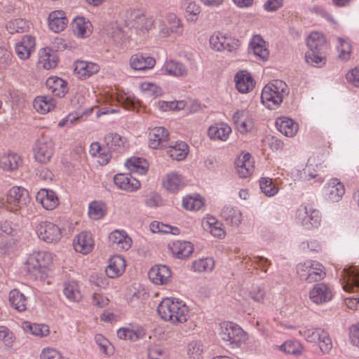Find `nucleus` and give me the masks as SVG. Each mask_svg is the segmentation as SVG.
<instances>
[{
    "mask_svg": "<svg viewBox=\"0 0 359 359\" xmlns=\"http://www.w3.org/2000/svg\"><path fill=\"white\" fill-rule=\"evenodd\" d=\"M56 105V101L49 96H38L33 102L36 111L41 114H47L53 110Z\"/></svg>",
    "mask_w": 359,
    "mask_h": 359,
    "instance_id": "obj_42",
    "label": "nucleus"
},
{
    "mask_svg": "<svg viewBox=\"0 0 359 359\" xmlns=\"http://www.w3.org/2000/svg\"><path fill=\"white\" fill-rule=\"evenodd\" d=\"M106 144L114 149L125 147L126 139L116 133H109L104 137Z\"/></svg>",
    "mask_w": 359,
    "mask_h": 359,
    "instance_id": "obj_55",
    "label": "nucleus"
},
{
    "mask_svg": "<svg viewBox=\"0 0 359 359\" xmlns=\"http://www.w3.org/2000/svg\"><path fill=\"white\" fill-rule=\"evenodd\" d=\"M95 341L97 346L100 347V350L104 355H109L114 353V347L110 341L106 339L102 334H96L95 336Z\"/></svg>",
    "mask_w": 359,
    "mask_h": 359,
    "instance_id": "obj_59",
    "label": "nucleus"
},
{
    "mask_svg": "<svg viewBox=\"0 0 359 359\" xmlns=\"http://www.w3.org/2000/svg\"><path fill=\"white\" fill-rule=\"evenodd\" d=\"M68 23L65 13L61 10L52 11L48 16V26L50 29L58 33L65 29Z\"/></svg>",
    "mask_w": 359,
    "mask_h": 359,
    "instance_id": "obj_31",
    "label": "nucleus"
},
{
    "mask_svg": "<svg viewBox=\"0 0 359 359\" xmlns=\"http://www.w3.org/2000/svg\"><path fill=\"white\" fill-rule=\"evenodd\" d=\"M231 133V128L225 123H219L209 127L208 137L213 140L226 141Z\"/></svg>",
    "mask_w": 359,
    "mask_h": 359,
    "instance_id": "obj_34",
    "label": "nucleus"
},
{
    "mask_svg": "<svg viewBox=\"0 0 359 359\" xmlns=\"http://www.w3.org/2000/svg\"><path fill=\"white\" fill-rule=\"evenodd\" d=\"M327 43L325 36L323 33L312 32L306 39V44L311 51H323Z\"/></svg>",
    "mask_w": 359,
    "mask_h": 359,
    "instance_id": "obj_41",
    "label": "nucleus"
},
{
    "mask_svg": "<svg viewBox=\"0 0 359 359\" xmlns=\"http://www.w3.org/2000/svg\"><path fill=\"white\" fill-rule=\"evenodd\" d=\"M39 64L46 69H50L57 66V57L50 48L46 47L40 50Z\"/></svg>",
    "mask_w": 359,
    "mask_h": 359,
    "instance_id": "obj_38",
    "label": "nucleus"
},
{
    "mask_svg": "<svg viewBox=\"0 0 359 359\" xmlns=\"http://www.w3.org/2000/svg\"><path fill=\"white\" fill-rule=\"evenodd\" d=\"M215 266V261L210 257H205L195 260L192 264L193 270L196 272H210Z\"/></svg>",
    "mask_w": 359,
    "mask_h": 359,
    "instance_id": "obj_52",
    "label": "nucleus"
},
{
    "mask_svg": "<svg viewBox=\"0 0 359 359\" xmlns=\"http://www.w3.org/2000/svg\"><path fill=\"white\" fill-rule=\"evenodd\" d=\"M22 163L19 154L15 152H8L0 156V168L4 171L16 170Z\"/></svg>",
    "mask_w": 359,
    "mask_h": 359,
    "instance_id": "obj_26",
    "label": "nucleus"
},
{
    "mask_svg": "<svg viewBox=\"0 0 359 359\" xmlns=\"http://www.w3.org/2000/svg\"><path fill=\"white\" fill-rule=\"evenodd\" d=\"M202 226L205 231H209L215 237L222 238L225 236L226 233L222 223L213 216L207 215L204 217L202 221Z\"/></svg>",
    "mask_w": 359,
    "mask_h": 359,
    "instance_id": "obj_32",
    "label": "nucleus"
},
{
    "mask_svg": "<svg viewBox=\"0 0 359 359\" xmlns=\"http://www.w3.org/2000/svg\"><path fill=\"white\" fill-rule=\"evenodd\" d=\"M297 271L301 280L313 283L323 280L325 276L323 266L316 261L309 260L300 263Z\"/></svg>",
    "mask_w": 359,
    "mask_h": 359,
    "instance_id": "obj_7",
    "label": "nucleus"
},
{
    "mask_svg": "<svg viewBox=\"0 0 359 359\" xmlns=\"http://www.w3.org/2000/svg\"><path fill=\"white\" fill-rule=\"evenodd\" d=\"M203 352V344L201 341H191L187 346V354L191 359H200Z\"/></svg>",
    "mask_w": 359,
    "mask_h": 359,
    "instance_id": "obj_61",
    "label": "nucleus"
},
{
    "mask_svg": "<svg viewBox=\"0 0 359 359\" xmlns=\"http://www.w3.org/2000/svg\"><path fill=\"white\" fill-rule=\"evenodd\" d=\"M169 133L164 127H155L149 133V146L154 149L165 147L168 140Z\"/></svg>",
    "mask_w": 359,
    "mask_h": 359,
    "instance_id": "obj_19",
    "label": "nucleus"
},
{
    "mask_svg": "<svg viewBox=\"0 0 359 359\" xmlns=\"http://www.w3.org/2000/svg\"><path fill=\"white\" fill-rule=\"evenodd\" d=\"M262 191L267 196H273L278 193V188L273 183L270 178H262L259 182Z\"/></svg>",
    "mask_w": 359,
    "mask_h": 359,
    "instance_id": "obj_58",
    "label": "nucleus"
},
{
    "mask_svg": "<svg viewBox=\"0 0 359 359\" xmlns=\"http://www.w3.org/2000/svg\"><path fill=\"white\" fill-rule=\"evenodd\" d=\"M156 64V60L147 54L137 53L130 56L129 65L135 71L144 72L151 69Z\"/></svg>",
    "mask_w": 359,
    "mask_h": 359,
    "instance_id": "obj_13",
    "label": "nucleus"
},
{
    "mask_svg": "<svg viewBox=\"0 0 359 359\" xmlns=\"http://www.w3.org/2000/svg\"><path fill=\"white\" fill-rule=\"evenodd\" d=\"M220 215L226 223L231 226H238L241 223L242 213L236 208L226 205L222 209Z\"/></svg>",
    "mask_w": 359,
    "mask_h": 359,
    "instance_id": "obj_40",
    "label": "nucleus"
},
{
    "mask_svg": "<svg viewBox=\"0 0 359 359\" xmlns=\"http://www.w3.org/2000/svg\"><path fill=\"white\" fill-rule=\"evenodd\" d=\"M40 359H69L56 348L53 347L43 348L39 355Z\"/></svg>",
    "mask_w": 359,
    "mask_h": 359,
    "instance_id": "obj_63",
    "label": "nucleus"
},
{
    "mask_svg": "<svg viewBox=\"0 0 359 359\" xmlns=\"http://www.w3.org/2000/svg\"><path fill=\"white\" fill-rule=\"evenodd\" d=\"M35 39L30 35H25L22 40L15 46V52L19 59L26 60L29 58L31 53L34 51Z\"/></svg>",
    "mask_w": 359,
    "mask_h": 359,
    "instance_id": "obj_18",
    "label": "nucleus"
},
{
    "mask_svg": "<svg viewBox=\"0 0 359 359\" xmlns=\"http://www.w3.org/2000/svg\"><path fill=\"white\" fill-rule=\"evenodd\" d=\"M30 23L22 18H15L8 22L6 29L11 34L22 33L27 32L29 29Z\"/></svg>",
    "mask_w": 359,
    "mask_h": 359,
    "instance_id": "obj_50",
    "label": "nucleus"
},
{
    "mask_svg": "<svg viewBox=\"0 0 359 359\" xmlns=\"http://www.w3.org/2000/svg\"><path fill=\"white\" fill-rule=\"evenodd\" d=\"M226 34L219 32L212 34L209 39L211 48L217 51L224 50V40Z\"/></svg>",
    "mask_w": 359,
    "mask_h": 359,
    "instance_id": "obj_60",
    "label": "nucleus"
},
{
    "mask_svg": "<svg viewBox=\"0 0 359 359\" xmlns=\"http://www.w3.org/2000/svg\"><path fill=\"white\" fill-rule=\"evenodd\" d=\"M236 172L241 178H247L254 170L251 155L246 153L241 155L235 161Z\"/></svg>",
    "mask_w": 359,
    "mask_h": 359,
    "instance_id": "obj_22",
    "label": "nucleus"
},
{
    "mask_svg": "<svg viewBox=\"0 0 359 359\" xmlns=\"http://www.w3.org/2000/svg\"><path fill=\"white\" fill-rule=\"evenodd\" d=\"M73 245L76 252L83 255L88 254L94 247V241L91 233L86 231L80 233L74 238Z\"/></svg>",
    "mask_w": 359,
    "mask_h": 359,
    "instance_id": "obj_20",
    "label": "nucleus"
},
{
    "mask_svg": "<svg viewBox=\"0 0 359 359\" xmlns=\"http://www.w3.org/2000/svg\"><path fill=\"white\" fill-rule=\"evenodd\" d=\"M104 204L100 201H93L89 204L88 215L95 220L100 219L105 215Z\"/></svg>",
    "mask_w": 359,
    "mask_h": 359,
    "instance_id": "obj_53",
    "label": "nucleus"
},
{
    "mask_svg": "<svg viewBox=\"0 0 359 359\" xmlns=\"http://www.w3.org/2000/svg\"><path fill=\"white\" fill-rule=\"evenodd\" d=\"M289 93L287 85L282 80H273L262 89L261 100L262 104L269 109L278 108L283 97Z\"/></svg>",
    "mask_w": 359,
    "mask_h": 359,
    "instance_id": "obj_3",
    "label": "nucleus"
},
{
    "mask_svg": "<svg viewBox=\"0 0 359 359\" xmlns=\"http://www.w3.org/2000/svg\"><path fill=\"white\" fill-rule=\"evenodd\" d=\"M305 57L308 64L316 67H323L326 62V58L322 55V51L318 53L317 51L310 50V52L306 53Z\"/></svg>",
    "mask_w": 359,
    "mask_h": 359,
    "instance_id": "obj_57",
    "label": "nucleus"
},
{
    "mask_svg": "<svg viewBox=\"0 0 359 359\" xmlns=\"http://www.w3.org/2000/svg\"><path fill=\"white\" fill-rule=\"evenodd\" d=\"M203 205L201 198L187 196L183 198L182 206L187 210H198Z\"/></svg>",
    "mask_w": 359,
    "mask_h": 359,
    "instance_id": "obj_62",
    "label": "nucleus"
},
{
    "mask_svg": "<svg viewBox=\"0 0 359 359\" xmlns=\"http://www.w3.org/2000/svg\"><path fill=\"white\" fill-rule=\"evenodd\" d=\"M9 302L12 306L19 312L27 309V298L18 289H13L9 292Z\"/></svg>",
    "mask_w": 359,
    "mask_h": 359,
    "instance_id": "obj_47",
    "label": "nucleus"
},
{
    "mask_svg": "<svg viewBox=\"0 0 359 359\" xmlns=\"http://www.w3.org/2000/svg\"><path fill=\"white\" fill-rule=\"evenodd\" d=\"M240 296L245 301L252 299L256 303H264L266 297V292L262 286L252 285L248 290H242L240 292Z\"/></svg>",
    "mask_w": 359,
    "mask_h": 359,
    "instance_id": "obj_35",
    "label": "nucleus"
},
{
    "mask_svg": "<svg viewBox=\"0 0 359 359\" xmlns=\"http://www.w3.org/2000/svg\"><path fill=\"white\" fill-rule=\"evenodd\" d=\"M326 199L332 203L339 201L345 193L344 184L337 179H332L324 188Z\"/></svg>",
    "mask_w": 359,
    "mask_h": 359,
    "instance_id": "obj_16",
    "label": "nucleus"
},
{
    "mask_svg": "<svg viewBox=\"0 0 359 359\" xmlns=\"http://www.w3.org/2000/svg\"><path fill=\"white\" fill-rule=\"evenodd\" d=\"M114 182L119 189L128 192L135 191L141 187L140 181L128 174H116L114 177Z\"/></svg>",
    "mask_w": 359,
    "mask_h": 359,
    "instance_id": "obj_17",
    "label": "nucleus"
},
{
    "mask_svg": "<svg viewBox=\"0 0 359 359\" xmlns=\"http://www.w3.org/2000/svg\"><path fill=\"white\" fill-rule=\"evenodd\" d=\"M236 89L241 93H248L253 90L255 82L251 74L245 71L241 70L234 76Z\"/></svg>",
    "mask_w": 359,
    "mask_h": 359,
    "instance_id": "obj_21",
    "label": "nucleus"
},
{
    "mask_svg": "<svg viewBox=\"0 0 359 359\" xmlns=\"http://www.w3.org/2000/svg\"><path fill=\"white\" fill-rule=\"evenodd\" d=\"M250 48L253 54L263 60H267L269 51L266 46V42L260 35H255L250 43Z\"/></svg>",
    "mask_w": 359,
    "mask_h": 359,
    "instance_id": "obj_39",
    "label": "nucleus"
},
{
    "mask_svg": "<svg viewBox=\"0 0 359 359\" xmlns=\"http://www.w3.org/2000/svg\"><path fill=\"white\" fill-rule=\"evenodd\" d=\"M184 184L182 175L175 171L167 173L162 180L163 187L172 193L177 192Z\"/></svg>",
    "mask_w": 359,
    "mask_h": 359,
    "instance_id": "obj_27",
    "label": "nucleus"
},
{
    "mask_svg": "<svg viewBox=\"0 0 359 359\" xmlns=\"http://www.w3.org/2000/svg\"><path fill=\"white\" fill-rule=\"evenodd\" d=\"M157 313L163 320L173 325L184 323L189 318V309L186 304L171 297L163 299L157 307Z\"/></svg>",
    "mask_w": 359,
    "mask_h": 359,
    "instance_id": "obj_1",
    "label": "nucleus"
},
{
    "mask_svg": "<svg viewBox=\"0 0 359 359\" xmlns=\"http://www.w3.org/2000/svg\"><path fill=\"white\" fill-rule=\"evenodd\" d=\"M38 237L47 243H57L62 238L61 229L53 222L41 221L36 226Z\"/></svg>",
    "mask_w": 359,
    "mask_h": 359,
    "instance_id": "obj_9",
    "label": "nucleus"
},
{
    "mask_svg": "<svg viewBox=\"0 0 359 359\" xmlns=\"http://www.w3.org/2000/svg\"><path fill=\"white\" fill-rule=\"evenodd\" d=\"M278 130L286 137L294 136L299 129L298 124L288 117H280L276 121Z\"/></svg>",
    "mask_w": 359,
    "mask_h": 359,
    "instance_id": "obj_37",
    "label": "nucleus"
},
{
    "mask_svg": "<svg viewBox=\"0 0 359 359\" xmlns=\"http://www.w3.org/2000/svg\"><path fill=\"white\" fill-rule=\"evenodd\" d=\"M63 293L65 296L72 302H79L82 299V294L77 282L67 280L64 283Z\"/></svg>",
    "mask_w": 359,
    "mask_h": 359,
    "instance_id": "obj_45",
    "label": "nucleus"
},
{
    "mask_svg": "<svg viewBox=\"0 0 359 359\" xmlns=\"http://www.w3.org/2000/svg\"><path fill=\"white\" fill-rule=\"evenodd\" d=\"M162 71L164 74L175 77H183L188 74L185 65L175 60H166L162 67Z\"/></svg>",
    "mask_w": 359,
    "mask_h": 359,
    "instance_id": "obj_36",
    "label": "nucleus"
},
{
    "mask_svg": "<svg viewBox=\"0 0 359 359\" xmlns=\"http://www.w3.org/2000/svg\"><path fill=\"white\" fill-rule=\"evenodd\" d=\"M100 67L97 63L85 60L74 62V72L80 79H87L98 72Z\"/></svg>",
    "mask_w": 359,
    "mask_h": 359,
    "instance_id": "obj_29",
    "label": "nucleus"
},
{
    "mask_svg": "<svg viewBox=\"0 0 359 359\" xmlns=\"http://www.w3.org/2000/svg\"><path fill=\"white\" fill-rule=\"evenodd\" d=\"M168 155L173 160H184L189 153V146L184 142H176L172 146L168 147Z\"/></svg>",
    "mask_w": 359,
    "mask_h": 359,
    "instance_id": "obj_43",
    "label": "nucleus"
},
{
    "mask_svg": "<svg viewBox=\"0 0 359 359\" xmlns=\"http://www.w3.org/2000/svg\"><path fill=\"white\" fill-rule=\"evenodd\" d=\"M131 22V27L142 31H149L154 27V20L151 17L140 13H135Z\"/></svg>",
    "mask_w": 359,
    "mask_h": 359,
    "instance_id": "obj_44",
    "label": "nucleus"
},
{
    "mask_svg": "<svg viewBox=\"0 0 359 359\" xmlns=\"http://www.w3.org/2000/svg\"><path fill=\"white\" fill-rule=\"evenodd\" d=\"M46 87L53 95L63 97L68 92L67 83L57 76H50L46 81Z\"/></svg>",
    "mask_w": 359,
    "mask_h": 359,
    "instance_id": "obj_33",
    "label": "nucleus"
},
{
    "mask_svg": "<svg viewBox=\"0 0 359 359\" xmlns=\"http://www.w3.org/2000/svg\"><path fill=\"white\" fill-rule=\"evenodd\" d=\"M36 201L47 210H53L59 205L57 194L49 189H41L36 195Z\"/></svg>",
    "mask_w": 359,
    "mask_h": 359,
    "instance_id": "obj_15",
    "label": "nucleus"
},
{
    "mask_svg": "<svg viewBox=\"0 0 359 359\" xmlns=\"http://www.w3.org/2000/svg\"><path fill=\"white\" fill-rule=\"evenodd\" d=\"M126 261L120 255L112 256L109 259V264L105 269L106 275L110 278L121 276L126 270Z\"/></svg>",
    "mask_w": 359,
    "mask_h": 359,
    "instance_id": "obj_23",
    "label": "nucleus"
},
{
    "mask_svg": "<svg viewBox=\"0 0 359 359\" xmlns=\"http://www.w3.org/2000/svg\"><path fill=\"white\" fill-rule=\"evenodd\" d=\"M219 334L231 348L241 347L248 339V334L239 325L231 322L221 323Z\"/></svg>",
    "mask_w": 359,
    "mask_h": 359,
    "instance_id": "obj_4",
    "label": "nucleus"
},
{
    "mask_svg": "<svg viewBox=\"0 0 359 359\" xmlns=\"http://www.w3.org/2000/svg\"><path fill=\"white\" fill-rule=\"evenodd\" d=\"M310 300L316 305H322L330 302L333 298L331 287L325 283L315 284L309 292Z\"/></svg>",
    "mask_w": 359,
    "mask_h": 359,
    "instance_id": "obj_11",
    "label": "nucleus"
},
{
    "mask_svg": "<svg viewBox=\"0 0 359 359\" xmlns=\"http://www.w3.org/2000/svg\"><path fill=\"white\" fill-rule=\"evenodd\" d=\"M298 222L306 229L318 228L321 223V214L318 210L306 206L299 208L296 215Z\"/></svg>",
    "mask_w": 359,
    "mask_h": 359,
    "instance_id": "obj_10",
    "label": "nucleus"
},
{
    "mask_svg": "<svg viewBox=\"0 0 359 359\" xmlns=\"http://www.w3.org/2000/svg\"><path fill=\"white\" fill-rule=\"evenodd\" d=\"M278 348L285 354L294 356L300 355L304 350L302 345L299 341L293 340H287Z\"/></svg>",
    "mask_w": 359,
    "mask_h": 359,
    "instance_id": "obj_51",
    "label": "nucleus"
},
{
    "mask_svg": "<svg viewBox=\"0 0 359 359\" xmlns=\"http://www.w3.org/2000/svg\"><path fill=\"white\" fill-rule=\"evenodd\" d=\"M22 327L25 332H29L39 337H46L50 333L49 327L45 324H36L25 322L23 323Z\"/></svg>",
    "mask_w": 359,
    "mask_h": 359,
    "instance_id": "obj_48",
    "label": "nucleus"
},
{
    "mask_svg": "<svg viewBox=\"0 0 359 359\" xmlns=\"http://www.w3.org/2000/svg\"><path fill=\"white\" fill-rule=\"evenodd\" d=\"M158 35L168 38L172 35L180 36L184 32V25L181 19L174 13H166L163 18L158 20Z\"/></svg>",
    "mask_w": 359,
    "mask_h": 359,
    "instance_id": "obj_5",
    "label": "nucleus"
},
{
    "mask_svg": "<svg viewBox=\"0 0 359 359\" xmlns=\"http://www.w3.org/2000/svg\"><path fill=\"white\" fill-rule=\"evenodd\" d=\"M55 152V144L48 137H41L35 142L33 148L34 158L40 164H47Z\"/></svg>",
    "mask_w": 359,
    "mask_h": 359,
    "instance_id": "obj_8",
    "label": "nucleus"
},
{
    "mask_svg": "<svg viewBox=\"0 0 359 359\" xmlns=\"http://www.w3.org/2000/svg\"><path fill=\"white\" fill-rule=\"evenodd\" d=\"M116 99L124 108L135 109L139 107V100L134 96L133 94L130 93H119L116 94Z\"/></svg>",
    "mask_w": 359,
    "mask_h": 359,
    "instance_id": "obj_49",
    "label": "nucleus"
},
{
    "mask_svg": "<svg viewBox=\"0 0 359 359\" xmlns=\"http://www.w3.org/2000/svg\"><path fill=\"white\" fill-rule=\"evenodd\" d=\"M172 255L177 259L189 257L194 252V245L188 241H176L168 245Z\"/></svg>",
    "mask_w": 359,
    "mask_h": 359,
    "instance_id": "obj_24",
    "label": "nucleus"
},
{
    "mask_svg": "<svg viewBox=\"0 0 359 359\" xmlns=\"http://www.w3.org/2000/svg\"><path fill=\"white\" fill-rule=\"evenodd\" d=\"M111 245L117 250H128L132 245V239L123 230H115L109 236Z\"/></svg>",
    "mask_w": 359,
    "mask_h": 359,
    "instance_id": "obj_25",
    "label": "nucleus"
},
{
    "mask_svg": "<svg viewBox=\"0 0 359 359\" xmlns=\"http://www.w3.org/2000/svg\"><path fill=\"white\" fill-rule=\"evenodd\" d=\"M141 91L147 97L156 98L162 95V89L156 84L144 81L140 84Z\"/></svg>",
    "mask_w": 359,
    "mask_h": 359,
    "instance_id": "obj_54",
    "label": "nucleus"
},
{
    "mask_svg": "<svg viewBox=\"0 0 359 359\" xmlns=\"http://www.w3.org/2000/svg\"><path fill=\"white\" fill-rule=\"evenodd\" d=\"M343 288L347 292H357L359 289V268L357 266L344 269L341 271Z\"/></svg>",
    "mask_w": 359,
    "mask_h": 359,
    "instance_id": "obj_14",
    "label": "nucleus"
},
{
    "mask_svg": "<svg viewBox=\"0 0 359 359\" xmlns=\"http://www.w3.org/2000/svg\"><path fill=\"white\" fill-rule=\"evenodd\" d=\"M147 354L149 359H167L164 348L159 345L150 346Z\"/></svg>",
    "mask_w": 359,
    "mask_h": 359,
    "instance_id": "obj_64",
    "label": "nucleus"
},
{
    "mask_svg": "<svg viewBox=\"0 0 359 359\" xmlns=\"http://www.w3.org/2000/svg\"><path fill=\"white\" fill-rule=\"evenodd\" d=\"M74 34L78 38L88 37L92 33V25L89 20L84 17H76L72 23Z\"/></svg>",
    "mask_w": 359,
    "mask_h": 359,
    "instance_id": "obj_28",
    "label": "nucleus"
},
{
    "mask_svg": "<svg viewBox=\"0 0 359 359\" xmlns=\"http://www.w3.org/2000/svg\"><path fill=\"white\" fill-rule=\"evenodd\" d=\"M149 280L156 285H167L171 280L172 272L166 265L157 264L148 273Z\"/></svg>",
    "mask_w": 359,
    "mask_h": 359,
    "instance_id": "obj_12",
    "label": "nucleus"
},
{
    "mask_svg": "<svg viewBox=\"0 0 359 359\" xmlns=\"http://www.w3.org/2000/svg\"><path fill=\"white\" fill-rule=\"evenodd\" d=\"M339 45L337 47L339 57L342 60H348L351 57L352 46L348 39L338 38Z\"/></svg>",
    "mask_w": 359,
    "mask_h": 359,
    "instance_id": "obj_56",
    "label": "nucleus"
},
{
    "mask_svg": "<svg viewBox=\"0 0 359 359\" xmlns=\"http://www.w3.org/2000/svg\"><path fill=\"white\" fill-rule=\"evenodd\" d=\"M54 257L55 255L50 252H34L26 261L27 271L35 279L45 280L53 268Z\"/></svg>",
    "mask_w": 359,
    "mask_h": 359,
    "instance_id": "obj_2",
    "label": "nucleus"
},
{
    "mask_svg": "<svg viewBox=\"0 0 359 359\" xmlns=\"http://www.w3.org/2000/svg\"><path fill=\"white\" fill-rule=\"evenodd\" d=\"M125 165L131 172L140 175L145 174L149 168L148 163L145 159L137 157L128 159Z\"/></svg>",
    "mask_w": 359,
    "mask_h": 359,
    "instance_id": "obj_46",
    "label": "nucleus"
},
{
    "mask_svg": "<svg viewBox=\"0 0 359 359\" xmlns=\"http://www.w3.org/2000/svg\"><path fill=\"white\" fill-rule=\"evenodd\" d=\"M146 334L145 330L142 326L121 327L117 331V337L120 339L135 341L142 339Z\"/></svg>",
    "mask_w": 359,
    "mask_h": 359,
    "instance_id": "obj_30",
    "label": "nucleus"
},
{
    "mask_svg": "<svg viewBox=\"0 0 359 359\" xmlns=\"http://www.w3.org/2000/svg\"><path fill=\"white\" fill-rule=\"evenodd\" d=\"M30 203V197L27 189L20 187H12L7 194L6 210L15 214L25 209Z\"/></svg>",
    "mask_w": 359,
    "mask_h": 359,
    "instance_id": "obj_6",
    "label": "nucleus"
}]
</instances>
